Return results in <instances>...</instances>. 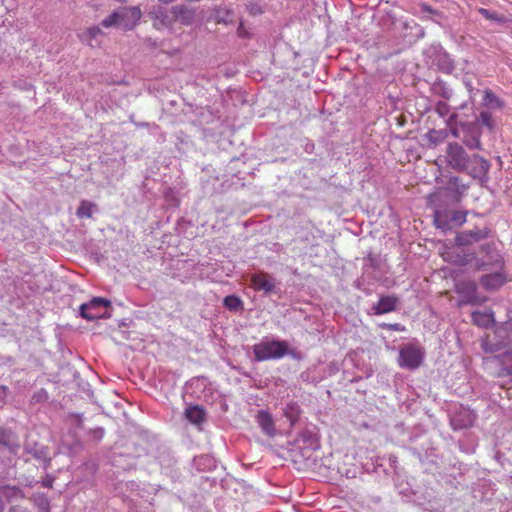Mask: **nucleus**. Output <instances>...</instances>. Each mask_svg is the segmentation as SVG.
Masks as SVG:
<instances>
[{
  "label": "nucleus",
  "instance_id": "f257e3e1",
  "mask_svg": "<svg viewBox=\"0 0 512 512\" xmlns=\"http://www.w3.org/2000/svg\"><path fill=\"white\" fill-rule=\"evenodd\" d=\"M141 10L137 6L120 8L105 19L101 26L104 28L119 27L125 31L133 29L141 18Z\"/></svg>",
  "mask_w": 512,
  "mask_h": 512
},
{
  "label": "nucleus",
  "instance_id": "f03ea898",
  "mask_svg": "<svg viewBox=\"0 0 512 512\" xmlns=\"http://www.w3.org/2000/svg\"><path fill=\"white\" fill-rule=\"evenodd\" d=\"M289 347L286 341H261L253 346L255 359L259 362L271 359H280L288 354Z\"/></svg>",
  "mask_w": 512,
  "mask_h": 512
},
{
  "label": "nucleus",
  "instance_id": "7ed1b4c3",
  "mask_svg": "<svg viewBox=\"0 0 512 512\" xmlns=\"http://www.w3.org/2000/svg\"><path fill=\"white\" fill-rule=\"evenodd\" d=\"M425 358V350L416 343H407L400 347L397 363L401 368L415 370L419 368Z\"/></svg>",
  "mask_w": 512,
  "mask_h": 512
},
{
  "label": "nucleus",
  "instance_id": "20e7f679",
  "mask_svg": "<svg viewBox=\"0 0 512 512\" xmlns=\"http://www.w3.org/2000/svg\"><path fill=\"white\" fill-rule=\"evenodd\" d=\"M110 301L95 297L88 303H84L80 306V315L86 320L92 321L102 318H109L108 307Z\"/></svg>",
  "mask_w": 512,
  "mask_h": 512
},
{
  "label": "nucleus",
  "instance_id": "39448f33",
  "mask_svg": "<svg viewBox=\"0 0 512 512\" xmlns=\"http://www.w3.org/2000/svg\"><path fill=\"white\" fill-rule=\"evenodd\" d=\"M471 158L458 143H449L446 148V162L452 169L465 172L468 170Z\"/></svg>",
  "mask_w": 512,
  "mask_h": 512
},
{
  "label": "nucleus",
  "instance_id": "423d86ee",
  "mask_svg": "<svg viewBox=\"0 0 512 512\" xmlns=\"http://www.w3.org/2000/svg\"><path fill=\"white\" fill-rule=\"evenodd\" d=\"M455 292L461 296L457 305L459 307L467 304H481L487 299L477 295V285L474 281H461L455 285Z\"/></svg>",
  "mask_w": 512,
  "mask_h": 512
},
{
  "label": "nucleus",
  "instance_id": "0eeeda50",
  "mask_svg": "<svg viewBox=\"0 0 512 512\" xmlns=\"http://www.w3.org/2000/svg\"><path fill=\"white\" fill-rule=\"evenodd\" d=\"M490 230L488 228L474 229L469 231L459 232L455 237V243L457 246H470L475 243L486 239L489 235Z\"/></svg>",
  "mask_w": 512,
  "mask_h": 512
},
{
  "label": "nucleus",
  "instance_id": "6e6552de",
  "mask_svg": "<svg viewBox=\"0 0 512 512\" xmlns=\"http://www.w3.org/2000/svg\"><path fill=\"white\" fill-rule=\"evenodd\" d=\"M470 164L471 166L468 165L466 172H468L472 178L479 180L486 178L490 169V163L486 159L479 155H473Z\"/></svg>",
  "mask_w": 512,
  "mask_h": 512
},
{
  "label": "nucleus",
  "instance_id": "1a4fd4ad",
  "mask_svg": "<svg viewBox=\"0 0 512 512\" xmlns=\"http://www.w3.org/2000/svg\"><path fill=\"white\" fill-rule=\"evenodd\" d=\"M251 286L256 291L271 293L275 288V281L265 272L254 273L251 275Z\"/></svg>",
  "mask_w": 512,
  "mask_h": 512
},
{
  "label": "nucleus",
  "instance_id": "9d476101",
  "mask_svg": "<svg viewBox=\"0 0 512 512\" xmlns=\"http://www.w3.org/2000/svg\"><path fill=\"white\" fill-rule=\"evenodd\" d=\"M442 257L453 265L466 266L475 259V253H466L463 250L452 249L442 253Z\"/></svg>",
  "mask_w": 512,
  "mask_h": 512
},
{
  "label": "nucleus",
  "instance_id": "9b49d317",
  "mask_svg": "<svg viewBox=\"0 0 512 512\" xmlns=\"http://www.w3.org/2000/svg\"><path fill=\"white\" fill-rule=\"evenodd\" d=\"M399 299L396 296H382L373 307L376 315H382L396 310Z\"/></svg>",
  "mask_w": 512,
  "mask_h": 512
},
{
  "label": "nucleus",
  "instance_id": "f8f14e48",
  "mask_svg": "<svg viewBox=\"0 0 512 512\" xmlns=\"http://www.w3.org/2000/svg\"><path fill=\"white\" fill-rule=\"evenodd\" d=\"M506 282V277L502 272H495L481 277L480 283L487 290L499 289Z\"/></svg>",
  "mask_w": 512,
  "mask_h": 512
},
{
  "label": "nucleus",
  "instance_id": "ddd939ff",
  "mask_svg": "<svg viewBox=\"0 0 512 512\" xmlns=\"http://www.w3.org/2000/svg\"><path fill=\"white\" fill-rule=\"evenodd\" d=\"M471 319L474 325L482 328H489L495 323V317L492 310L475 311L472 313Z\"/></svg>",
  "mask_w": 512,
  "mask_h": 512
},
{
  "label": "nucleus",
  "instance_id": "4468645a",
  "mask_svg": "<svg viewBox=\"0 0 512 512\" xmlns=\"http://www.w3.org/2000/svg\"><path fill=\"white\" fill-rule=\"evenodd\" d=\"M475 415L469 410H463L451 419V424L455 429L467 428L473 425Z\"/></svg>",
  "mask_w": 512,
  "mask_h": 512
},
{
  "label": "nucleus",
  "instance_id": "2eb2a0df",
  "mask_svg": "<svg viewBox=\"0 0 512 512\" xmlns=\"http://www.w3.org/2000/svg\"><path fill=\"white\" fill-rule=\"evenodd\" d=\"M185 418L194 425H200L205 421L206 413L203 407L192 405L186 408Z\"/></svg>",
  "mask_w": 512,
  "mask_h": 512
},
{
  "label": "nucleus",
  "instance_id": "dca6fc26",
  "mask_svg": "<svg viewBox=\"0 0 512 512\" xmlns=\"http://www.w3.org/2000/svg\"><path fill=\"white\" fill-rule=\"evenodd\" d=\"M467 189L468 186L462 183L461 179L457 176H451L447 181L446 190L453 193L457 201L461 199Z\"/></svg>",
  "mask_w": 512,
  "mask_h": 512
},
{
  "label": "nucleus",
  "instance_id": "f3484780",
  "mask_svg": "<svg viewBox=\"0 0 512 512\" xmlns=\"http://www.w3.org/2000/svg\"><path fill=\"white\" fill-rule=\"evenodd\" d=\"M257 422L261 429L269 436L275 433V426L272 416L267 411H260L257 415Z\"/></svg>",
  "mask_w": 512,
  "mask_h": 512
},
{
  "label": "nucleus",
  "instance_id": "a211bd4d",
  "mask_svg": "<svg viewBox=\"0 0 512 512\" xmlns=\"http://www.w3.org/2000/svg\"><path fill=\"white\" fill-rule=\"evenodd\" d=\"M309 451L310 450H284V454H277V456L285 461L290 460L295 465H301L306 458H309V456L305 454V452Z\"/></svg>",
  "mask_w": 512,
  "mask_h": 512
},
{
  "label": "nucleus",
  "instance_id": "6ab92c4d",
  "mask_svg": "<svg viewBox=\"0 0 512 512\" xmlns=\"http://www.w3.org/2000/svg\"><path fill=\"white\" fill-rule=\"evenodd\" d=\"M19 446L16 443V435L6 428H0V448H14Z\"/></svg>",
  "mask_w": 512,
  "mask_h": 512
},
{
  "label": "nucleus",
  "instance_id": "aec40b11",
  "mask_svg": "<svg viewBox=\"0 0 512 512\" xmlns=\"http://www.w3.org/2000/svg\"><path fill=\"white\" fill-rule=\"evenodd\" d=\"M172 13L177 20H180L183 24H189L192 21L193 13L190 10L185 9L183 6H174Z\"/></svg>",
  "mask_w": 512,
  "mask_h": 512
},
{
  "label": "nucleus",
  "instance_id": "412c9836",
  "mask_svg": "<svg viewBox=\"0 0 512 512\" xmlns=\"http://www.w3.org/2000/svg\"><path fill=\"white\" fill-rule=\"evenodd\" d=\"M478 12L487 20L496 21L499 23H506L508 21L504 15L491 12L486 8H479Z\"/></svg>",
  "mask_w": 512,
  "mask_h": 512
},
{
  "label": "nucleus",
  "instance_id": "4be33fe9",
  "mask_svg": "<svg viewBox=\"0 0 512 512\" xmlns=\"http://www.w3.org/2000/svg\"><path fill=\"white\" fill-rule=\"evenodd\" d=\"M483 100L485 105L491 107H502L503 105L502 101L491 90H486L484 92Z\"/></svg>",
  "mask_w": 512,
  "mask_h": 512
},
{
  "label": "nucleus",
  "instance_id": "5701e85b",
  "mask_svg": "<svg viewBox=\"0 0 512 512\" xmlns=\"http://www.w3.org/2000/svg\"><path fill=\"white\" fill-rule=\"evenodd\" d=\"M93 204L88 201H82L77 209V216L78 217H91L92 215V208Z\"/></svg>",
  "mask_w": 512,
  "mask_h": 512
},
{
  "label": "nucleus",
  "instance_id": "b1692460",
  "mask_svg": "<svg viewBox=\"0 0 512 512\" xmlns=\"http://www.w3.org/2000/svg\"><path fill=\"white\" fill-rule=\"evenodd\" d=\"M224 305L229 310H237L241 307L242 302L239 297L229 295L224 298Z\"/></svg>",
  "mask_w": 512,
  "mask_h": 512
},
{
  "label": "nucleus",
  "instance_id": "393cba45",
  "mask_svg": "<svg viewBox=\"0 0 512 512\" xmlns=\"http://www.w3.org/2000/svg\"><path fill=\"white\" fill-rule=\"evenodd\" d=\"M285 415L289 418L291 423H294L299 416V408L297 404L293 402L289 403L285 409Z\"/></svg>",
  "mask_w": 512,
  "mask_h": 512
},
{
  "label": "nucleus",
  "instance_id": "a878e982",
  "mask_svg": "<svg viewBox=\"0 0 512 512\" xmlns=\"http://www.w3.org/2000/svg\"><path fill=\"white\" fill-rule=\"evenodd\" d=\"M450 215V221L457 224L458 226H461L466 221L467 212L455 210L451 211Z\"/></svg>",
  "mask_w": 512,
  "mask_h": 512
},
{
  "label": "nucleus",
  "instance_id": "bb28decb",
  "mask_svg": "<svg viewBox=\"0 0 512 512\" xmlns=\"http://www.w3.org/2000/svg\"><path fill=\"white\" fill-rule=\"evenodd\" d=\"M481 346H482V349L486 352V353H493V352H496L498 350L501 349L502 347V344H493L490 339H489V336H486L483 340H482V343H481Z\"/></svg>",
  "mask_w": 512,
  "mask_h": 512
},
{
  "label": "nucleus",
  "instance_id": "cd10ccee",
  "mask_svg": "<svg viewBox=\"0 0 512 512\" xmlns=\"http://www.w3.org/2000/svg\"><path fill=\"white\" fill-rule=\"evenodd\" d=\"M479 120L482 125L488 127L489 129L493 128V119L490 112L482 111L479 115Z\"/></svg>",
  "mask_w": 512,
  "mask_h": 512
},
{
  "label": "nucleus",
  "instance_id": "c85d7f7f",
  "mask_svg": "<svg viewBox=\"0 0 512 512\" xmlns=\"http://www.w3.org/2000/svg\"><path fill=\"white\" fill-rule=\"evenodd\" d=\"M465 145L470 149H480L481 141L479 135L464 140Z\"/></svg>",
  "mask_w": 512,
  "mask_h": 512
},
{
  "label": "nucleus",
  "instance_id": "c756f323",
  "mask_svg": "<svg viewBox=\"0 0 512 512\" xmlns=\"http://www.w3.org/2000/svg\"><path fill=\"white\" fill-rule=\"evenodd\" d=\"M508 332V337L512 336V321H506L501 328L497 330V334Z\"/></svg>",
  "mask_w": 512,
  "mask_h": 512
},
{
  "label": "nucleus",
  "instance_id": "7c9ffc66",
  "mask_svg": "<svg viewBox=\"0 0 512 512\" xmlns=\"http://www.w3.org/2000/svg\"><path fill=\"white\" fill-rule=\"evenodd\" d=\"M102 34V31L99 27L97 26H94V27H91L87 30V35L90 39H95L97 38L99 35Z\"/></svg>",
  "mask_w": 512,
  "mask_h": 512
},
{
  "label": "nucleus",
  "instance_id": "2f4dec72",
  "mask_svg": "<svg viewBox=\"0 0 512 512\" xmlns=\"http://www.w3.org/2000/svg\"><path fill=\"white\" fill-rule=\"evenodd\" d=\"M383 327L388 330H391V331H404L405 330V328L399 323L384 324Z\"/></svg>",
  "mask_w": 512,
  "mask_h": 512
},
{
  "label": "nucleus",
  "instance_id": "473e14b6",
  "mask_svg": "<svg viewBox=\"0 0 512 512\" xmlns=\"http://www.w3.org/2000/svg\"><path fill=\"white\" fill-rule=\"evenodd\" d=\"M435 223H436L437 227H439V228L447 227V221L443 220L442 215H440L439 213H436Z\"/></svg>",
  "mask_w": 512,
  "mask_h": 512
},
{
  "label": "nucleus",
  "instance_id": "72a5a7b5",
  "mask_svg": "<svg viewBox=\"0 0 512 512\" xmlns=\"http://www.w3.org/2000/svg\"><path fill=\"white\" fill-rule=\"evenodd\" d=\"M493 245L492 244H484L481 246V250L483 252H486L487 254L490 253V250L492 249Z\"/></svg>",
  "mask_w": 512,
  "mask_h": 512
},
{
  "label": "nucleus",
  "instance_id": "f704fd0d",
  "mask_svg": "<svg viewBox=\"0 0 512 512\" xmlns=\"http://www.w3.org/2000/svg\"><path fill=\"white\" fill-rule=\"evenodd\" d=\"M503 388H506L507 391L509 392L510 390H512V378L506 383V384H503L501 385Z\"/></svg>",
  "mask_w": 512,
  "mask_h": 512
},
{
  "label": "nucleus",
  "instance_id": "c9c22d12",
  "mask_svg": "<svg viewBox=\"0 0 512 512\" xmlns=\"http://www.w3.org/2000/svg\"><path fill=\"white\" fill-rule=\"evenodd\" d=\"M451 133H452V135H453L454 137H458V136H459L458 131H457L456 129H453V130L451 131Z\"/></svg>",
  "mask_w": 512,
  "mask_h": 512
},
{
  "label": "nucleus",
  "instance_id": "e433bc0d",
  "mask_svg": "<svg viewBox=\"0 0 512 512\" xmlns=\"http://www.w3.org/2000/svg\"><path fill=\"white\" fill-rule=\"evenodd\" d=\"M0 390H2L3 392H6L7 387H5V386H0Z\"/></svg>",
  "mask_w": 512,
  "mask_h": 512
}]
</instances>
